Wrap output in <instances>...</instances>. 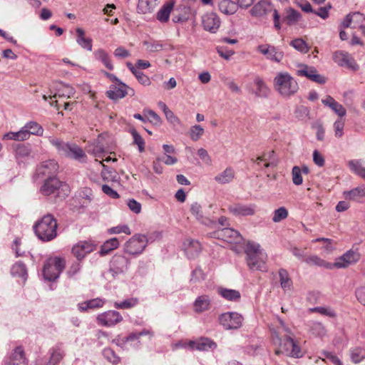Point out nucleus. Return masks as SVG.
I'll return each mask as SVG.
<instances>
[{"mask_svg": "<svg viewBox=\"0 0 365 365\" xmlns=\"http://www.w3.org/2000/svg\"><path fill=\"white\" fill-rule=\"evenodd\" d=\"M280 326L272 330V341L277 356H285L292 358H301L304 352L299 343L291 336L292 331L283 321L279 320Z\"/></svg>", "mask_w": 365, "mask_h": 365, "instance_id": "1", "label": "nucleus"}, {"mask_svg": "<svg viewBox=\"0 0 365 365\" xmlns=\"http://www.w3.org/2000/svg\"><path fill=\"white\" fill-rule=\"evenodd\" d=\"M273 87L274 91L285 99L294 96L299 89L297 80L287 71H281L276 74L273 79Z\"/></svg>", "mask_w": 365, "mask_h": 365, "instance_id": "2", "label": "nucleus"}, {"mask_svg": "<svg viewBox=\"0 0 365 365\" xmlns=\"http://www.w3.org/2000/svg\"><path fill=\"white\" fill-rule=\"evenodd\" d=\"M246 261L251 270L267 272V255L261 249L259 244L248 242L245 246Z\"/></svg>", "mask_w": 365, "mask_h": 365, "instance_id": "3", "label": "nucleus"}, {"mask_svg": "<svg viewBox=\"0 0 365 365\" xmlns=\"http://www.w3.org/2000/svg\"><path fill=\"white\" fill-rule=\"evenodd\" d=\"M57 227V221L51 214L44 215L34 225L35 234L43 242H49L56 237Z\"/></svg>", "mask_w": 365, "mask_h": 365, "instance_id": "4", "label": "nucleus"}, {"mask_svg": "<svg viewBox=\"0 0 365 365\" xmlns=\"http://www.w3.org/2000/svg\"><path fill=\"white\" fill-rule=\"evenodd\" d=\"M48 141L56 148L60 155L80 162H84L86 160V153L83 149L76 144L66 143L61 139L54 137H48Z\"/></svg>", "mask_w": 365, "mask_h": 365, "instance_id": "5", "label": "nucleus"}, {"mask_svg": "<svg viewBox=\"0 0 365 365\" xmlns=\"http://www.w3.org/2000/svg\"><path fill=\"white\" fill-rule=\"evenodd\" d=\"M65 260L60 257L48 259L43 269V274L45 279L54 281L56 279L65 267Z\"/></svg>", "mask_w": 365, "mask_h": 365, "instance_id": "6", "label": "nucleus"}, {"mask_svg": "<svg viewBox=\"0 0 365 365\" xmlns=\"http://www.w3.org/2000/svg\"><path fill=\"white\" fill-rule=\"evenodd\" d=\"M148 245L147 237L144 235H133L124 245L125 252L132 255H139L143 252Z\"/></svg>", "mask_w": 365, "mask_h": 365, "instance_id": "7", "label": "nucleus"}, {"mask_svg": "<svg viewBox=\"0 0 365 365\" xmlns=\"http://www.w3.org/2000/svg\"><path fill=\"white\" fill-rule=\"evenodd\" d=\"M219 321L226 329H237L242 326L243 317L237 312H226L220 316Z\"/></svg>", "mask_w": 365, "mask_h": 365, "instance_id": "8", "label": "nucleus"}, {"mask_svg": "<svg viewBox=\"0 0 365 365\" xmlns=\"http://www.w3.org/2000/svg\"><path fill=\"white\" fill-rule=\"evenodd\" d=\"M107 96L112 100H118L124 98L126 95L133 96L134 90L129 88L121 81L110 86L106 92Z\"/></svg>", "mask_w": 365, "mask_h": 365, "instance_id": "9", "label": "nucleus"}, {"mask_svg": "<svg viewBox=\"0 0 365 365\" xmlns=\"http://www.w3.org/2000/svg\"><path fill=\"white\" fill-rule=\"evenodd\" d=\"M227 243H239L242 240L240 232L232 228L225 227L219 229L212 233V236Z\"/></svg>", "mask_w": 365, "mask_h": 365, "instance_id": "10", "label": "nucleus"}, {"mask_svg": "<svg viewBox=\"0 0 365 365\" xmlns=\"http://www.w3.org/2000/svg\"><path fill=\"white\" fill-rule=\"evenodd\" d=\"M6 365H29L24 348L22 346H16L5 359Z\"/></svg>", "mask_w": 365, "mask_h": 365, "instance_id": "11", "label": "nucleus"}, {"mask_svg": "<svg viewBox=\"0 0 365 365\" xmlns=\"http://www.w3.org/2000/svg\"><path fill=\"white\" fill-rule=\"evenodd\" d=\"M97 323L103 327H113L123 321L121 314L114 310H109L97 316Z\"/></svg>", "mask_w": 365, "mask_h": 365, "instance_id": "12", "label": "nucleus"}, {"mask_svg": "<svg viewBox=\"0 0 365 365\" xmlns=\"http://www.w3.org/2000/svg\"><path fill=\"white\" fill-rule=\"evenodd\" d=\"M257 51L271 61L279 63L284 58V52L270 44L259 45L257 47Z\"/></svg>", "mask_w": 365, "mask_h": 365, "instance_id": "13", "label": "nucleus"}, {"mask_svg": "<svg viewBox=\"0 0 365 365\" xmlns=\"http://www.w3.org/2000/svg\"><path fill=\"white\" fill-rule=\"evenodd\" d=\"M145 335H150V336H152L153 333L150 330L143 329L139 332H132L126 337L116 339L114 340V342H115V344L118 346H121L123 349H128L127 344L128 342L135 341L133 346L135 348H138L140 344V342L139 341L140 337L141 336H145Z\"/></svg>", "mask_w": 365, "mask_h": 365, "instance_id": "14", "label": "nucleus"}, {"mask_svg": "<svg viewBox=\"0 0 365 365\" xmlns=\"http://www.w3.org/2000/svg\"><path fill=\"white\" fill-rule=\"evenodd\" d=\"M183 348L190 351H203L205 349V339L200 337L194 340H181L173 344V349Z\"/></svg>", "mask_w": 365, "mask_h": 365, "instance_id": "15", "label": "nucleus"}, {"mask_svg": "<svg viewBox=\"0 0 365 365\" xmlns=\"http://www.w3.org/2000/svg\"><path fill=\"white\" fill-rule=\"evenodd\" d=\"M297 74L299 76H304L310 81L319 84H324L327 81V78L318 73L314 67L307 65L300 66L299 69L297 71Z\"/></svg>", "mask_w": 365, "mask_h": 365, "instance_id": "16", "label": "nucleus"}, {"mask_svg": "<svg viewBox=\"0 0 365 365\" xmlns=\"http://www.w3.org/2000/svg\"><path fill=\"white\" fill-rule=\"evenodd\" d=\"M96 248V245L91 241H80L73 247L72 253L80 261Z\"/></svg>", "mask_w": 365, "mask_h": 365, "instance_id": "17", "label": "nucleus"}, {"mask_svg": "<svg viewBox=\"0 0 365 365\" xmlns=\"http://www.w3.org/2000/svg\"><path fill=\"white\" fill-rule=\"evenodd\" d=\"M360 259V255L357 252L349 250L342 256L339 257L334 263H332L333 268H345L351 264L356 263Z\"/></svg>", "mask_w": 365, "mask_h": 365, "instance_id": "18", "label": "nucleus"}, {"mask_svg": "<svg viewBox=\"0 0 365 365\" xmlns=\"http://www.w3.org/2000/svg\"><path fill=\"white\" fill-rule=\"evenodd\" d=\"M129 259L123 255H114L110 263V271L113 275L124 273L128 270Z\"/></svg>", "mask_w": 365, "mask_h": 365, "instance_id": "19", "label": "nucleus"}, {"mask_svg": "<svg viewBox=\"0 0 365 365\" xmlns=\"http://www.w3.org/2000/svg\"><path fill=\"white\" fill-rule=\"evenodd\" d=\"M365 21V16L360 12H352L346 15L341 26L343 28H360Z\"/></svg>", "mask_w": 365, "mask_h": 365, "instance_id": "20", "label": "nucleus"}, {"mask_svg": "<svg viewBox=\"0 0 365 365\" xmlns=\"http://www.w3.org/2000/svg\"><path fill=\"white\" fill-rule=\"evenodd\" d=\"M63 185V182L55 177H49L46 179L41 187V192L43 195H51L56 194L59 188Z\"/></svg>", "mask_w": 365, "mask_h": 365, "instance_id": "21", "label": "nucleus"}, {"mask_svg": "<svg viewBox=\"0 0 365 365\" xmlns=\"http://www.w3.org/2000/svg\"><path fill=\"white\" fill-rule=\"evenodd\" d=\"M333 59L334 62L341 66H346L352 69H356L358 68L356 61L346 52L341 51L334 52Z\"/></svg>", "mask_w": 365, "mask_h": 365, "instance_id": "22", "label": "nucleus"}, {"mask_svg": "<svg viewBox=\"0 0 365 365\" xmlns=\"http://www.w3.org/2000/svg\"><path fill=\"white\" fill-rule=\"evenodd\" d=\"M183 250L189 259H194L200 253L202 246L197 240L186 239L182 244Z\"/></svg>", "mask_w": 365, "mask_h": 365, "instance_id": "23", "label": "nucleus"}, {"mask_svg": "<svg viewBox=\"0 0 365 365\" xmlns=\"http://www.w3.org/2000/svg\"><path fill=\"white\" fill-rule=\"evenodd\" d=\"M58 170V165L54 160L43 162L37 168V174L41 176L54 177Z\"/></svg>", "mask_w": 365, "mask_h": 365, "instance_id": "24", "label": "nucleus"}, {"mask_svg": "<svg viewBox=\"0 0 365 365\" xmlns=\"http://www.w3.org/2000/svg\"><path fill=\"white\" fill-rule=\"evenodd\" d=\"M344 197L347 200H352L359 203L365 202V186L361 185L353 188L343 193Z\"/></svg>", "mask_w": 365, "mask_h": 365, "instance_id": "25", "label": "nucleus"}, {"mask_svg": "<svg viewBox=\"0 0 365 365\" xmlns=\"http://www.w3.org/2000/svg\"><path fill=\"white\" fill-rule=\"evenodd\" d=\"M255 205L237 204L230 206L229 210L236 216H249L255 213Z\"/></svg>", "mask_w": 365, "mask_h": 365, "instance_id": "26", "label": "nucleus"}, {"mask_svg": "<svg viewBox=\"0 0 365 365\" xmlns=\"http://www.w3.org/2000/svg\"><path fill=\"white\" fill-rule=\"evenodd\" d=\"M322 103L325 106L331 108L336 115H339V117L342 118L346 115V109L331 96H327L324 99L322 100Z\"/></svg>", "mask_w": 365, "mask_h": 365, "instance_id": "27", "label": "nucleus"}, {"mask_svg": "<svg viewBox=\"0 0 365 365\" xmlns=\"http://www.w3.org/2000/svg\"><path fill=\"white\" fill-rule=\"evenodd\" d=\"M95 60L101 62L108 70L113 71L114 67L108 53L103 48H98L93 52Z\"/></svg>", "mask_w": 365, "mask_h": 365, "instance_id": "28", "label": "nucleus"}, {"mask_svg": "<svg viewBox=\"0 0 365 365\" xmlns=\"http://www.w3.org/2000/svg\"><path fill=\"white\" fill-rule=\"evenodd\" d=\"M254 85L255 86V94L256 96L267 98L269 96L270 90L262 78L256 77L254 80Z\"/></svg>", "mask_w": 365, "mask_h": 365, "instance_id": "29", "label": "nucleus"}, {"mask_svg": "<svg viewBox=\"0 0 365 365\" xmlns=\"http://www.w3.org/2000/svg\"><path fill=\"white\" fill-rule=\"evenodd\" d=\"M104 304L105 300L98 297L79 303L78 307L80 311L84 312L89 309L101 308Z\"/></svg>", "mask_w": 365, "mask_h": 365, "instance_id": "30", "label": "nucleus"}, {"mask_svg": "<svg viewBox=\"0 0 365 365\" xmlns=\"http://www.w3.org/2000/svg\"><path fill=\"white\" fill-rule=\"evenodd\" d=\"M304 262H305L309 266L315 265L328 269H333L332 263L326 262L325 260L320 258L317 255H310L306 257L304 259Z\"/></svg>", "mask_w": 365, "mask_h": 365, "instance_id": "31", "label": "nucleus"}, {"mask_svg": "<svg viewBox=\"0 0 365 365\" xmlns=\"http://www.w3.org/2000/svg\"><path fill=\"white\" fill-rule=\"evenodd\" d=\"M235 176V172L231 167L227 168L222 173L217 175L215 180L220 184H227L231 182Z\"/></svg>", "mask_w": 365, "mask_h": 365, "instance_id": "32", "label": "nucleus"}, {"mask_svg": "<svg viewBox=\"0 0 365 365\" xmlns=\"http://www.w3.org/2000/svg\"><path fill=\"white\" fill-rule=\"evenodd\" d=\"M347 165L353 173L365 180V167L362 165L361 160H351Z\"/></svg>", "mask_w": 365, "mask_h": 365, "instance_id": "33", "label": "nucleus"}, {"mask_svg": "<svg viewBox=\"0 0 365 365\" xmlns=\"http://www.w3.org/2000/svg\"><path fill=\"white\" fill-rule=\"evenodd\" d=\"M309 327V332L315 336L323 338L327 335V329L322 322L312 321Z\"/></svg>", "mask_w": 365, "mask_h": 365, "instance_id": "34", "label": "nucleus"}, {"mask_svg": "<svg viewBox=\"0 0 365 365\" xmlns=\"http://www.w3.org/2000/svg\"><path fill=\"white\" fill-rule=\"evenodd\" d=\"M173 6L174 4L172 2L165 4L157 13V19L161 23H166L169 20Z\"/></svg>", "mask_w": 365, "mask_h": 365, "instance_id": "35", "label": "nucleus"}, {"mask_svg": "<svg viewBox=\"0 0 365 365\" xmlns=\"http://www.w3.org/2000/svg\"><path fill=\"white\" fill-rule=\"evenodd\" d=\"M221 25L220 17L215 13H210L207 16V31L216 33Z\"/></svg>", "mask_w": 365, "mask_h": 365, "instance_id": "36", "label": "nucleus"}, {"mask_svg": "<svg viewBox=\"0 0 365 365\" xmlns=\"http://www.w3.org/2000/svg\"><path fill=\"white\" fill-rule=\"evenodd\" d=\"M76 41L79 46L88 51L92 50V39L85 37V32L81 28L76 29Z\"/></svg>", "mask_w": 365, "mask_h": 365, "instance_id": "37", "label": "nucleus"}, {"mask_svg": "<svg viewBox=\"0 0 365 365\" xmlns=\"http://www.w3.org/2000/svg\"><path fill=\"white\" fill-rule=\"evenodd\" d=\"M119 246L118 239L113 237L106 240L101 247L99 254L101 256L109 254L112 250L118 248Z\"/></svg>", "mask_w": 365, "mask_h": 365, "instance_id": "38", "label": "nucleus"}, {"mask_svg": "<svg viewBox=\"0 0 365 365\" xmlns=\"http://www.w3.org/2000/svg\"><path fill=\"white\" fill-rule=\"evenodd\" d=\"M50 353L51 356L48 362L51 365H56L62 360L65 355V351L60 345L53 347L50 350Z\"/></svg>", "mask_w": 365, "mask_h": 365, "instance_id": "39", "label": "nucleus"}, {"mask_svg": "<svg viewBox=\"0 0 365 365\" xmlns=\"http://www.w3.org/2000/svg\"><path fill=\"white\" fill-rule=\"evenodd\" d=\"M143 45L145 47L148 53L158 52L163 49L164 44L161 41L150 38L143 41Z\"/></svg>", "mask_w": 365, "mask_h": 365, "instance_id": "40", "label": "nucleus"}, {"mask_svg": "<svg viewBox=\"0 0 365 365\" xmlns=\"http://www.w3.org/2000/svg\"><path fill=\"white\" fill-rule=\"evenodd\" d=\"M237 4L231 0H223L219 4L220 11L227 15L235 14L237 11Z\"/></svg>", "mask_w": 365, "mask_h": 365, "instance_id": "41", "label": "nucleus"}, {"mask_svg": "<svg viewBox=\"0 0 365 365\" xmlns=\"http://www.w3.org/2000/svg\"><path fill=\"white\" fill-rule=\"evenodd\" d=\"M11 273L14 277H21L23 282L26 280L28 276L26 265L21 262H18L12 266Z\"/></svg>", "mask_w": 365, "mask_h": 365, "instance_id": "42", "label": "nucleus"}, {"mask_svg": "<svg viewBox=\"0 0 365 365\" xmlns=\"http://www.w3.org/2000/svg\"><path fill=\"white\" fill-rule=\"evenodd\" d=\"M281 287L284 290H291L292 288V280L288 272L284 269H280L278 272Z\"/></svg>", "mask_w": 365, "mask_h": 365, "instance_id": "43", "label": "nucleus"}, {"mask_svg": "<svg viewBox=\"0 0 365 365\" xmlns=\"http://www.w3.org/2000/svg\"><path fill=\"white\" fill-rule=\"evenodd\" d=\"M24 129L28 133V139L31 135H35L41 136L43 133V129L42 126L35 121H30L27 123L24 126Z\"/></svg>", "mask_w": 365, "mask_h": 365, "instance_id": "44", "label": "nucleus"}, {"mask_svg": "<svg viewBox=\"0 0 365 365\" xmlns=\"http://www.w3.org/2000/svg\"><path fill=\"white\" fill-rule=\"evenodd\" d=\"M190 211L196 220L202 224L205 223L204 210L202 205L197 202L192 203Z\"/></svg>", "mask_w": 365, "mask_h": 365, "instance_id": "45", "label": "nucleus"}, {"mask_svg": "<svg viewBox=\"0 0 365 365\" xmlns=\"http://www.w3.org/2000/svg\"><path fill=\"white\" fill-rule=\"evenodd\" d=\"M158 0H138V11L142 14L150 12L157 5Z\"/></svg>", "mask_w": 365, "mask_h": 365, "instance_id": "46", "label": "nucleus"}, {"mask_svg": "<svg viewBox=\"0 0 365 365\" xmlns=\"http://www.w3.org/2000/svg\"><path fill=\"white\" fill-rule=\"evenodd\" d=\"M4 140H13L16 141H24L28 139V133L25 131L24 127L17 132H9L4 135Z\"/></svg>", "mask_w": 365, "mask_h": 365, "instance_id": "47", "label": "nucleus"}, {"mask_svg": "<svg viewBox=\"0 0 365 365\" xmlns=\"http://www.w3.org/2000/svg\"><path fill=\"white\" fill-rule=\"evenodd\" d=\"M218 292L223 298L230 301L237 302L241 297L240 293L235 289L220 288Z\"/></svg>", "mask_w": 365, "mask_h": 365, "instance_id": "48", "label": "nucleus"}, {"mask_svg": "<svg viewBox=\"0 0 365 365\" xmlns=\"http://www.w3.org/2000/svg\"><path fill=\"white\" fill-rule=\"evenodd\" d=\"M349 356L353 363H360L365 359V350L360 346L351 348L349 350Z\"/></svg>", "mask_w": 365, "mask_h": 365, "instance_id": "49", "label": "nucleus"}, {"mask_svg": "<svg viewBox=\"0 0 365 365\" xmlns=\"http://www.w3.org/2000/svg\"><path fill=\"white\" fill-rule=\"evenodd\" d=\"M29 145L18 144L14 147L15 156L16 159H24L31 153Z\"/></svg>", "mask_w": 365, "mask_h": 365, "instance_id": "50", "label": "nucleus"}, {"mask_svg": "<svg viewBox=\"0 0 365 365\" xmlns=\"http://www.w3.org/2000/svg\"><path fill=\"white\" fill-rule=\"evenodd\" d=\"M302 18L301 14L292 8L286 9L285 20L288 25H292L297 23Z\"/></svg>", "mask_w": 365, "mask_h": 365, "instance_id": "51", "label": "nucleus"}, {"mask_svg": "<svg viewBox=\"0 0 365 365\" xmlns=\"http://www.w3.org/2000/svg\"><path fill=\"white\" fill-rule=\"evenodd\" d=\"M252 161L255 163L256 165H259V163H262V161L278 162L275 158V153L274 150L264 152L261 155L258 156L256 159H252Z\"/></svg>", "mask_w": 365, "mask_h": 365, "instance_id": "52", "label": "nucleus"}, {"mask_svg": "<svg viewBox=\"0 0 365 365\" xmlns=\"http://www.w3.org/2000/svg\"><path fill=\"white\" fill-rule=\"evenodd\" d=\"M138 303L137 298H130L125 299L122 302H115L114 303V307L116 309H130L136 306Z\"/></svg>", "mask_w": 365, "mask_h": 365, "instance_id": "53", "label": "nucleus"}, {"mask_svg": "<svg viewBox=\"0 0 365 365\" xmlns=\"http://www.w3.org/2000/svg\"><path fill=\"white\" fill-rule=\"evenodd\" d=\"M289 44H290V46L294 47L296 50H297L302 53H307L309 50V48L307 43H306V41L302 38L294 39L290 42Z\"/></svg>", "mask_w": 365, "mask_h": 365, "instance_id": "54", "label": "nucleus"}, {"mask_svg": "<svg viewBox=\"0 0 365 365\" xmlns=\"http://www.w3.org/2000/svg\"><path fill=\"white\" fill-rule=\"evenodd\" d=\"M289 212L287 208L281 207L274 211L272 221L279 222L288 217Z\"/></svg>", "mask_w": 365, "mask_h": 365, "instance_id": "55", "label": "nucleus"}, {"mask_svg": "<svg viewBox=\"0 0 365 365\" xmlns=\"http://www.w3.org/2000/svg\"><path fill=\"white\" fill-rule=\"evenodd\" d=\"M310 312H317L322 315L327 316L331 318H335L336 317L335 311L329 307H317L310 309Z\"/></svg>", "mask_w": 365, "mask_h": 365, "instance_id": "56", "label": "nucleus"}, {"mask_svg": "<svg viewBox=\"0 0 365 365\" xmlns=\"http://www.w3.org/2000/svg\"><path fill=\"white\" fill-rule=\"evenodd\" d=\"M292 182L295 185H300L303 182L302 173L301 168L294 166L292 170Z\"/></svg>", "mask_w": 365, "mask_h": 365, "instance_id": "57", "label": "nucleus"}, {"mask_svg": "<svg viewBox=\"0 0 365 365\" xmlns=\"http://www.w3.org/2000/svg\"><path fill=\"white\" fill-rule=\"evenodd\" d=\"M131 135L133 138V143L137 145L140 153H143L145 150V141L140 135L135 130L131 131Z\"/></svg>", "mask_w": 365, "mask_h": 365, "instance_id": "58", "label": "nucleus"}, {"mask_svg": "<svg viewBox=\"0 0 365 365\" xmlns=\"http://www.w3.org/2000/svg\"><path fill=\"white\" fill-rule=\"evenodd\" d=\"M108 233L110 235H115L120 233H125L126 235H130L131 232L128 225H119L115 227H113L108 230Z\"/></svg>", "mask_w": 365, "mask_h": 365, "instance_id": "59", "label": "nucleus"}, {"mask_svg": "<svg viewBox=\"0 0 365 365\" xmlns=\"http://www.w3.org/2000/svg\"><path fill=\"white\" fill-rule=\"evenodd\" d=\"M216 49L220 56L227 61H229L230 58L235 54V51L233 50L228 49L224 46H217Z\"/></svg>", "mask_w": 365, "mask_h": 365, "instance_id": "60", "label": "nucleus"}, {"mask_svg": "<svg viewBox=\"0 0 365 365\" xmlns=\"http://www.w3.org/2000/svg\"><path fill=\"white\" fill-rule=\"evenodd\" d=\"M344 121L343 120L338 119L334 123V135L336 138H341L344 135Z\"/></svg>", "mask_w": 365, "mask_h": 365, "instance_id": "61", "label": "nucleus"}, {"mask_svg": "<svg viewBox=\"0 0 365 365\" xmlns=\"http://www.w3.org/2000/svg\"><path fill=\"white\" fill-rule=\"evenodd\" d=\"M252 16H262L266 14V8L264 7V3H258L255 4L250 11Z\"/></svg>", "mask_w": 365, "mask_h": 365, "instance_id": "62", "label": "nucleus"}, {"mask_svg": "<svg viewBox=\"0 0 365 365\" xmlns=\"http://www.w3.org/2000/svg\"><path fill=\"white\" fill-rule=\"evenodd\" d=\"M104 356L112 364H117L120 361V358L110 349H105L103 350Z\"/></svg>", "mask_w": 365, "mask_h": 365, "instance_id": "63", "label": "nucleus"}, {"mask_svg": "<svg viewBox=\"0 0 365 365\" xmlns=\"http://www.w3.org/2000/svg\"><path fill=\"white\" fill-rule=\"evenodd\" d=\"M322 355L325 357V359H323L324 361L327 360L334 365H343L338 356L332 352L324 351Z\"/></svg>", "mask_w": 365, "mask_h": 365, "instance_id": "64", "label": "nucleus"}]
</instances>
